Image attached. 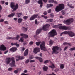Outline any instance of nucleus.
Returning <instances> with one entry per match:
<instances>
[{"mask_svg": "<svg viewBox=\"0 0 75 75\" xmlns=\"http://www.w3.org/2000/svg\"><path fill=\"white\" fill-rule=\"evenodd\" d=\"M65 6L63 4H59V5L57 6L55 8V11L57 12H59L60 11L64 9Z\"/></svg>", "mask_w": 75, "mask_h": 75, "instance_id": "nucleus-1", "label": "nucleus"}, {"mask_svg": "<svg viewBox=\"0 0 75 75\" xmlns=\"http://www.w3.org/2000/svg\"><path fill=\"white\" fill-rule=\"evenodd\" d=\"M36 44L37 46H39L40 44V48L41 50L44 51H46L47 50L45 46V42H41V41L36 42Z\"/></svg>", "mask_w": 75, "mask_h": 75, "instance_id": "nucleus-2", "label": "nucleus"}, {"mask_svg": "<svg viewBox=\"0 0 75 75\" xmlns=\"http://www.w3.org/2000/svg\"><path fill=\"white\" fill-rule=\"evenodd\" d=\"M10 7L13 9V12L15 11L18 8V4H17L15 5V3L13 2H11V3L10 4Z\"/></svg>", "mask_w": 75, "mask_h": 75, "instance_id": "nucleus-3", "label": "nucleus"}, {"mask_svg": "<svg viewBox=\"0 0 75 75\" xmlns=\"http://www.w3.org/2000/svg\"><path fill=\"white\" fill-rule=\"evenodd\" d=\"M57 35V33L55 29H53L49 33L48 36L49 37H53Z\"/></svg>", "mask_w": 75, "mask_h": 75, "instance_id": "nucleus-4", "label": "nucleus"}, {"mask_svg": "<svg viewBox=\"0 0 75 75\" xmlns=\"http://www.w3.org/2000/svg\"><path fill=\"white\" fill-rule=\"evenodd\" d=\"M73 18H70L66 20L63 21L64 23L67 24L69 25L71 24V23L73 22Z\"/></svg>", "mask_w": 75, "mask_h": 75, "instance_id": "nucleus-5", "label": "nucleus"}, {"mask_svg": "<svg viewBox=\"0 0 75 75\" xmlns=\"http://www.w3.org/2000/svg\"><path fill=\"white\" fill-rule=\"evenodd\" d=\"M58 49L59 48L57 46H53L52 49V50H53L52 54H53V53L56 54L58 53Z\"/></svg>", "mask_w": 75, "mask_h": 75, "instance_id": "nucleus-6", "label": "nucleus"}, {"mask_svg": "<svg viewBox=\"0 0 75 75\" xmlns=\"http://www.w3.org/2000/svg\"><path fill=\"white\" fill-rule=\"evenodd\" d=\"M14 59H15L14 58V57H12V58H11L12 62L10 64V66L11 67H16V65L15 64V62L14 60Z\"/></svg>", "mask_w": 75, "mask_h": 75, "instance_id": "nucleus-7", "label": "nucleus"}, {"mask_svg": "<svg viewBox=\"0 0 75 75\" xmlns=\"http://www.w3.org/2000/svg\"><path fill=\"white\" fill-rule=\"evenodd\" d=\"M38 16V14H34L32 15L30 19V20L32 21L37 18Z\"/></svg>", "mask_w": 75, "mask_h": 75, "instance_id": "nucleus-8", "label": "nucleus"}, {"mask_svg": "<svg viewBox=\"0 0 75 75\" xmlns=\"http://www.w3.org/2000/svg\"><path fill=\"white\" fill-rule=\"evenodd\" d=\"M60 27H59V29H63L64 30H67L68 29V27L66 26H63L62 24H60Z\"/></svg>", "mask_w": 75, "mask_h": 75, "instance_id": "nucleus-9", "label": "nucleus"}, {"mask_svg": "<svg viewBox=\"0 0 75 75\" xmlns=\"http://www.w3.org/2000/svg\"><path fill=\"white\" fill-rule=\"evenodd\" d=\"M50 26V24H46L43 26V29L44 30L46 31L47 30V28L49 27Z\"/></svg>", "mask_w": 75, "mask_h": 75, "instance_id": "nucleus-10", "label": "nucleus"}, {"mask_svg": "<svg viewBox=\"0 0 75 75\" xmlns=\"http://www.w3.org/2000/svg\"><path fill=\"white\" fill-rule=\"evenodd\" d=\"M6 47L4 45L2 44L0 45V50L1 51H4L6 50Z\"/></svg>", "mask_w": 75, "mask_h": 75, "instance_id": "nucleus-11", "label": "nucleus"}, {"mask_svg": "<svg viewBox=\"0 0 75 75\" xmlns=\"http://www.w3.org/2000/svg\"><path fill=\"white\" fill-rule=\"evenodd\" d=\"M68 35L71 37L75 36V33L72 31H68Z\"/></svg>", "mask_w": 75, "mask_h": 75, "instance_id": "nucleus-12", "label": "nucleus"}, {"mask_svg": "<svg viewBox=\"0 0 75 75\" xmlns=\"http://www.w3.org/2000/svg\"><path fill=\"white\" fill-rule=\"evenodd\" d=\"M40 51V48L38 47L35 48L33 50V52L35 54H37Z\"/></svg>", "mask_w": 75, "mask_h": 75, "instance_id": "nucleus-13", "label": "nucleus"}, {"mask_svg": "<svg viewBox=\"0 0 75 75\" xmlns=\"http://www.w3.org/2000/svg\"><path fill=\"white\" fill-rule=\"evenodd\" d=\"M20 36L22 37L23 36V37L24 38H25V39H27L28 37V36L27 35L24 34V33H21L20 34Z\"/></svg>", "mask_w": 75, "mask_h": 75, "instance_id": "nucleus-14", "label": "nucleus"}, {"mask_svg": "<svg viewBox=\"0 0 75 75\" xmlns=\"http://www.w3.org/2000/svg\"><path fill=\"white\" fill-rule=\"evenodd\" d=\"M16 58H18V59H16V61H18L19 60L23 59L24 58V57L22 56H16Z\"/></svg>", "mask_w": 75, "mask_h": 75, "instance_id": "nucleus-15", "label": "nucleus"}, {"mask_svg": "<svg viewBox=\"0 0 75 75\" xmlns=\"http://www.w3.org/2000/svg\"><path fill=\"white\" fill-rule=\"evenodd\" d=\"M11 58H7L6 60V63L7 64H9L11 61Z\"/></svg>", "mask_w": 75, "mask_h": 75, "instance_id": "nucleus-16", "label": "nucleus"}, {"mask_svg": "<svg viewBox=\"0 0 75 75\" xmlns=\"http://www.w3.org/2000/svg\"><path fill=\"white\" fill-rule=\"evenodd\" d=\"M17 50V48L16 47H12L10 49V51H11L15 52Z\"/></svg>", "mask_w": 75, "mask_h": 75, "instance_id": "nucleus-17", "label": "nucleus"}, {"mask_svg": "<svg viewBox=\"0 0 75 75\" xmlns=\"http://www.w3.org/2000/svg\"><path fill=\"white\" fill-rule=\"evenodd\" d=\"M15 15V13H13L7 16V17L9 18L12 17L14 16Z\"/></svg>", "mask_w": 75, "mask_h": 75, "instance_id": "nucleus-18", "label": "nucleus"}, {"mask_svg": "<svg viewBox=\"0 0 75 75\" xmlns=\"http://www.w3.org/2000/svg\"><path fill=\"white\" fill-rule=\"evenodd\" d=\"M28 50L27 49L24 52V56H27L28 55Z\"/></svg>", "mask_w": 75, "mask_h": 75, "instance_id": "nucleus-19", "label": "nucleus"}, {"mask_svg": "<svg viewBox=\"0 0 75 75\" xmlns=\"http://www.w3.org/2000/svg\"><path fill=\"white\" fill-rule=\"evenodd\" d=\"M53 6V4H48L46 6V7L47 8H50Z\"/></svg>", "mask_w": 75, "mask_h": 75, "instance_id": "nucleus-20", "label": "nucleus"}, {"mask_svg": "<svg viewBox=\"0 0 75 75\" xmlns=\"http://www.w3.org/2000/svg\"><path fill=\"white\" fill-rule=\"evenodd\" d=\"M41 31L42 29H41L38 30L36 32V35H37L40 33H41Z\"/></svg>", "mask_w": 75, "mask_h": 75, "instance_id": "nucleus-21", "label": "nucleus"}, {"mask_svg": "<svg viewBox=\"0 0 75 75\" xmlns=\"http://www.w3.org/2000/svg\"><path fill=\"white\" fill-rule=\"evenodd\" d=\"M60 25V24H59L58 25H53V28H58L59 29V28H60V26L59 25Z\"/></svg>", "mask_w": 75, "mask_h": 75, "instance_id": "nucleus-22", "label": "nucleus"}, {"mask_svg": "<svg viewBox=\"0 0 75 75\" xmlns=\"http://www.w3.org/2000/svg\"><path fill=\"white\" fill-rule=\"evenodd\" d=\"M49 68H51L52 69H54L55 67V66L54 64L53 63L51 66H49Z\"/></svg>", "mask_w": 75, "mask_h": 75, "instance_id": "nucleus-23", "label": "nucleus"}, {"mask_svg": "<svg viewBox=\"0 0 75 75\" xmlns=\"http://www.w3.org/2000/svg\"><path fill=\"white\" fill-rule=\"evenodd\" d=\"M60 68L61 69H63L65 68V66L63 64H61L60 65Z\"/></svg>", "mask_w": 75, "mask_h": 75, "instance_id": "nucleus-24", "label": "nucleus"}, {"mask_svg": "<svg viewBox=\"0 0 75 75\" xmlns=\"http://www.w3.org/2000/svg\"><path fill=\"white\" fill-rule=\"evenodd\" d=\"M43 68V70L44 71H47L48 69V67H47V66H45V65H44V67Z\"/></svg>", "mask_w": 75, "mask_h": 75, "instance_id": "nucleus-25", "label": "nucleus"}, {"mask_svg": "<svg viewBox=\"0 0 75 75\" xmlns=\"http://www.w3.org/2000/svg\"><path fill=\"white\" fill-rule=\"evenodd\" d=\"M24 38L23 37H21L20 38V40H19V42H23V41L24 40V39H23Z\"/></svg>", "mask_w": 75, "mask_h": 75, "instance_id": "nucleus-26", "label": "nucleus"}, {"mask_svg": "<svg viewBox=\"0 0 75 75\" xmlns=\"http://www.w3.org/2000/svg\"><path fill=\"white\" fill-rule=\"evenodd\" d=\"M16 15H17L18 17L19 18L22 15V13H16Z\"/></svg>", "mask_w": 75, "mask_h": 75, "instance_id": "nucleus-27", "label": "nucleus"}, {"mask_svg": "<svg viewBox=\"0 0 75 75\" xmlns=\"http://www.w3.org/2000/svg\"><path fill=\"white\" fill-rule=\"evenodd\" d=\"M23 21V19L21 18H18V23H20Z\"/></svg>", "mask_w": 75, "mask_h": 75, "instance_id": "nucleus-28", "label": "nucleus"}, {"mask_svg": "<svg viewBox=\"0 0 75 75\" xmlns=\"http://www.w3.org/2000/svg\"><path fill=\"white\" fill-rule=\"evenodd\" d=\"M21 29L22 30H23V31H24L25 32L27 31V28L24 27H22Z\"/></svg>", "mask_w": 75, "mask_h": 75, "instance_id": "nucleus-29", "label": "nucleus"}, {"mask_svg": "<svg viewBox=\"0 0 75 75\" xmlns=\"http://www.w3.org/2000/svg\"><path fill=\"white\" fill-rule=\"evenodd\" d=\"M20 38V35H17L16 37L14 38V39H16V40H18Z\"/></svg>", "mask_w": 75, "mask_h": 75, "instance_id": "nucleus-30", "label": "nucleus"}, {"mask_svg": "<svg viewBox=\"0 0 75 75\" xmlns=\"http://www.w3.org/2000/svg\"><path fill=\"white\" fill-rule=\"evenodd\" d=\"M63 45H69V46H71V45H70L69 43H68L67 42L63 43Z\"/></svg>", "mask_w": 75, "mask_h": 75, "instance_id": "nucleus-31", "label": "nucleus"}, {"mask_svg": "<svg viewBox=\"0 0 75 75\" xmlns=\"http://www.w3.org/2000/svg\"><path fill=\"white\" fill-rule=\"evenodd\" d=\"M67 6H69V7L71 8H74V7L72 6L71 5H70V4L69 3H67Z\"/></svg>", "mask_w": 75, "mask_h": 75, "instance_id": "nucleus-32", "label": "nucleus"}, {"mask_svg": "<svg viewBox=\"0 0 75 75\" xmlns=\"http://www.w3.org/2000/svg\"><path fill=\"white\" fill-rule=\"evenodd\" d=\"M30 0H26L25 2V4H27L30 3Z\"/></svg>", "mask_w": 75, "mask_h": 75, "instance_id": "nucleus-33", "label": "nucleus"}, {"mask_svg": "<svg viewBox=\"0 0 75 75\" xmlns=\"http://www.w3.org/2000/svg\"><path fill=\"white\" fill-rule=\"evenodd\" d=\"M41 17L44 18L45 19H47L48 18V17L47 16L44 15H41Z\"/></svg>", "mask_w": 75, "mask_h": 75, "instance_id": "nucleus-34", "label": "nucleus"}, {"mask_svg": "<svg viewBox=\"0 0 75 75\" xmlns=\"http://www.w3.org/2000/svg\"><path fill=\"white\" fill-rule=\"evenodd\" d=\"M53 43V41L52 40H50V41H49V45H52Z\"/></svg>", "mask_w": 75, "mask_h": 75, "instance_id": "nucleus-35", "label": "nucleus"}, {"mask_svg": "<svg viewBox=\"0 0 75 75\" xmlns=\"http://www.w3.org/2000/svg\"><path fill=\"white\" fill-rule=\"evenodd\" d=\"M38 3L39 4H43L42 0H39L38 1Z\"/></svg>", "mask_w": 75, "mask_h": 75, "instance_id": "nucleus-36", "label": "nucleus"}, {"mask_svg": "<svg viewBox=\"0 0 75 75\" xmlns=\"http://www.w3.org/2000/svg\"><path fill=\"white\" fill-rule=\"evenodd\" d=\"M25 50V48L24 47H21V50L22 52H23Z\"/></svg>", "mask_w": 75, "mask_h": 75, "instance_id": "nucleus-37", "label": "nucleus"}, {"mask_svg": "<svg viewBox=\"0 0 75 75\" xmlns=\"http://www.w3.org/2000/svg\"><path fill=\"white\" fill-rule=\"evenodd\" d=\"M62 14H63V15H64L66 14V12L64 10H62Z\"/></svg>", "mask_w": 75, "mask_h": 75, "instance_id": "nucleus-38", "label": "nucleus"}, {"mask_svg": "<svg viewBox=\"0 0 75 75\" xmlns=\"http://www.w3.org/2000/svg\"><path fill=\"white\" fill-rule=\"evenodd\" d=\"M63 34H69V31H64L63 32Z\"/></svg>", "mask_w": 75, "mask_h": 75, "instance_id": "nucleus-39", "label": "nucleus"}, {"mask_svg": "<svg viewBox=\"0 0 75 75\" xmlns=\"http://www.w3.org/2000/svg\"><path fill=\"white\" fill-rule=\"evenodd\" d=\"M69 50L71 51H72L74 50H75V47L71 48L69 49Z\"/></svg>", "mask_w": 75, "mask_h": 75, "instance_id": "nucleus-40", "label": "nucleus"}, {"mask_svg": "<svg viewBox=\"0 0 75 75\" xmlns=\"http://www.w3.org/2000/svg\"><path fill=\"white\" fill-rule=\"evenodd\" d=\"M23 18L24 20H26L28 18V16H24L23 17Z\"/></svg>", "mask_w": 75, "mask_h": 75, "instance_id": "nucleus-41", "label": "nucleus"}, {"mask_svg": "<svg viewBox=\"0 0 75 75\" xmlns=\"http://www.w3.org/2000/svg\"><path fill=\"white\" fill-rule=\"evenodd\" d=\"M39 60L40 62H43V59H42V58H41V57H40Z\"/></svg>", "mask_w": 75, "mask_h": 75, "instance_id": "nucleus-42", "label": "nucleus"}, {"mask_svg": "<svg viewBox=\"0 0 75 75\" xmlns=\"http://www.w3.org/2000/svg\"><path fill=\"white\" fill-rule=\"evenodd\" d=\"M54 0H49V3H53Z\"/></svg>", "mask_w": 75, "mask_h": 75, "instance_id": "nucleus-43", "label": "nucleus"}, {"mask_svg": "<svg viewBox=\"0 0 75 75\" xmlns=\"http://www.w3.org/2000/svg\"><path fill=\"white\" fill-rule=\"evenodd\" d=\"M35 23L36 24H38V21L37 19H36L35 20Z\"/></svg>", "mask_w": 75, "mask_h": 75, "instance_id": "nucleus-44", "label": "nucleus"}, {"mask_svg": "<svg viewBox=\"0 0 75 75\" xmlns=\"http://www.w3.org/2000/svg\"><path fill=\"white\" fill-rule=\"evenodd\" d=\"M4 20L3 19H0V23H2L3 22H4Z\"/></svg>", "mask_w": 75, "mask_h": 75, "instance_id": "nucleus-45", "label": "nucleus"}, {"mask_svg": "<svg viewBox=\"0 0 75 75\" xmlns=\"http://www.w3.org/2000/svg\"><path fill=\"white\" fill-rule=\"evenodd\" d=\"M34 43L33 42V41H30V42H29V45H31L33 44Z\"/></svg>", "mask_w": 75, "mask_h": 75, "instance_id": "nucleus-46", "label": "nucleus"}, {"mask_svg": "<svg viewBox=\"0 0 75 75\" xmlns=\"http://www.w3.org/2000/svg\"><path fill=\"white\" fill-rule=\"evenodd\" d=\"M51 11V10L50 9H49L47 11V12L48 13H50Z\"/></svg>", "mask_w": 75, "mask_h": 75, "instance_id": "nucleus-47", "label": "nucleus"}, {"mask_svg": "<svg viewBox=\"0 0 75 75\" xmlns=\"http://www.w3.org/2000/svg\"><path fill=\"white\" fill-rule=\"evenodd\" d=\"M29 60L28 59L25 61V62L26 64H28L29 63Z\"/></svg>", "mask_w": 75, "mask_h": 75, "instance_id": "nucleus-48", "label": "nucleus"}, {"mask_svg": "<svg viewBox=\"0 0 75 75\" xmlns=\"http://www.w3.org/2000/svg\"><path fill=\"white\" fill-rule=\"evenodd\" d=\"M49 62V60H45V61L44 62V64H47V63H48Z\"/></svg>", "mask_w": 75, "mask_h": 75, "instance_id": "nucleus-49", "label": "nucleus"}, {"mask_svg": "<svg viewBox=\"0 0 75 75\" xmlns=\"http://www.w3.org/2000/svg\"><path fill=\"white\" fill-rule=\"evenodd\" d=\"M33 57L32 56H30L29 59H33Z\"/></svg>", "mask_w": 75, "mask_h": 75, "instance_id": "nucleus-50", "label": "nucleus"}, {"mask_svg": "<svg viewBox=\"0 0 75 75\" xmlns=\"http://www.w3.org/2000/svg\"><path fill=\"white\" fill-rule=\"evenodd\" d=\"M53 21V19H49V22H51Z\"/></svg>", "mask_w": 75, "mask_h": 75, "instance_id": "nucleus-51", "label": "nucleus"}, {"mask_svg": "<svg viewBox=\"0 0 75 75\" xmlns=\"http://www.w3.org/2000/svg\"><path fill=\"white\" fill-rule=\"evenodd\" d=\"M43 1L45 3H46L48 1V0H43Z\"/></svg>", "mask_w": 75, "mask_h": 75, "instance_id": "nucleus-52", "label": "nucleus"}, {"mask_svg": "<svg viewBox=\"0 0 75 75\" xmlns=\"http://www.w3.org/2000/svg\"><path fill=\"white\" fill-rule=\"evenodd\" d=\"M43 1L45 3H46L48 1V0H43Z\"/></svg>", "mask_w": 75, "mask_h": 75, "instance_id": "nucleus-53", "label": "nucleus"}, {"mask_svg": "<svg viewBox=\"0 0 75 75\" xmlns=\"http://www.w3.org/2000/svg\"><path fill=\"white\" fill-rule=\"evenodd\" d=\"M15 45L17 47H18L19 46V44H18L17 42L15 43Z\"/></svg>", "mask_w": 75, "mask_h": 75, "instance_id": "nucleus-54", "label": "nucleus"}, {"mask_svg": "<svg viewBox=\"0 0 75 75\" xmlns=\"http://www.w3.org/2000/svg\"><path fill=\"white\" fill-rule=\"evenodd\" d=\"M13 69L12 68L10 67V68H9V69H8V70L9 71H11Z\"/></svg>", "mask_w": 75, "mask_h": 75, "instance_id": "nucleus-55", "label": "nucleus"}, {"mask_svg": "<svg viewBox=\"0 0 75 75\" xmlns=\"http://www.w3.org/2000/svg\"><path fill=\"white\" fill-rule=\"evenodd\" d=\"M68 48V46H66L65 47V48H64V51H65Z\"/></svg>", "mask_w": 75, "mask_h": 75, "instance_id": "nucleus-56", "label": "nucleus"}, {"mask_svg": "<svg viewBox=\"0 0 75 75\" xmlns=\"http://www.w3.org/2000/svg\"><path fill=\"white\" fill-rule=\"evenodd\" d=\"M35 60H32L30 61V63L34 62H35Z\"/></svg>", "mask_w": 75, "mask_h": 75, "instance_id": "nucleus-57", "label": "nucleus"}, {"mask_svg": "<svg viewBox=\"0 0 75 75\" xmlns=\"http://www.w3.org/2000/svg\"><path fill=\"white\" fill-rule=\"evenodd\" d=\"M4 23L6 24H8V23L7 21H5L4 22Z\"/></svg>", "mask_w": 75, "mask_h": 75, "instance_id": "nucleus-58", "label": "nucleus"}, {"mask_svg": "<svg viewBox=\"0 0 75 75\" xmlns=\"http://www.w3.org/2000/svg\"><path fill=\"white\" fill-rule=\"evenodd\" d=\"M21 75H29V74H25V73H22Z\"/></svg>", "mask_w": 75, "mask_h": 75, "instance_id": "nucleus-59", "label": "nucleus"}, {"mask_svg": "<svg viewBox=\"0 0 75 75\" xmlns=\"http://www.w3.org/2000/svg\"><path fill=\"white\" fill-rule=\"evenodd\" d=\"M53 3H54L56 4H57V1H54V0H53Z\"/></svg>", "mask_w": 75, "mask_h": 75, "instance_id": "nucleus-60", "label": "nucleus"}, {"mask_svg": "<svg viewBox=\"0 0 75 75\" xmlns=\"http://www.w3.org/2000/svg\"><path fill=\"white\" fill-rule=\"evenodd\" d=\"M43 14L45 15H46L47 14V12L45 11L44 12Z\"/></svg>", "mask_w": 75, "mask_h": 75, "instance_id": "nucleus-61", "label": "nucleus"}, {"mask_svg": "<svg viewBox=\"0 0 75 75\" xmlns=\"http://www.w3.org/2000/svg\"><path fill=\"white\" fill-rule=\"evenodd\" d=\"M5 2L4 1H1V3L2 4H4V3Z\"/></svg>", "mask_w": 75, "mask_h": 75, "instance_id": "nucleus-62", "label": "nucleus"}, {"mask_svg": "<svg viewBox=\"0 0 75 75\" xmlns=\"http://www.w3.org/2000/svg\"><path fill=\"white\" fill-rule=\"evenodd\" d=\"M40 58V57H35V58L36 59H38V60Z\"/></svg>", "mask_w": 75, "mask_h": 75, "instance_id": "nucleus-63", "label": "nucleus"}, {"mask_svg": "<svg viewBox=\"0 0 75 75\" xmlns=\"http://www.w3.org/2000/svg\"><path fill=\"white\" fill-rule=\"evenodd\" d=\"M18 71H17V70H15V71H14V72L15 73V74H16L18 73Z\"/></svg>", "mask_w": 75, "mask_h": 75, "instance_id": "nucleus-64", "label": "nucleus"}]
</instances>
